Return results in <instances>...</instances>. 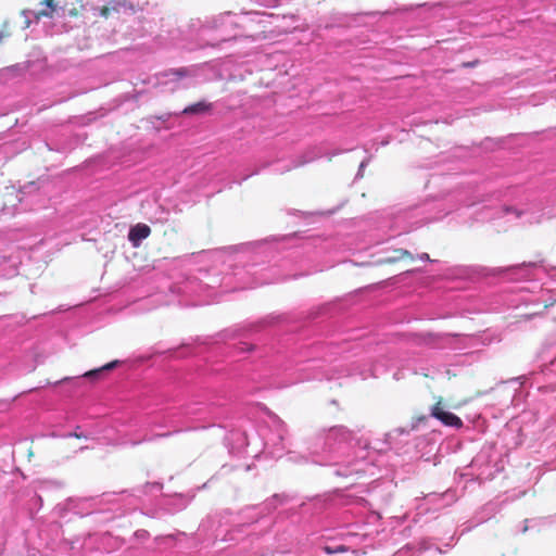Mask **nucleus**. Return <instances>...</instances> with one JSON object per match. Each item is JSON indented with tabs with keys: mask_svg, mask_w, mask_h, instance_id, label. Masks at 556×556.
Returning a JSON list of instances; mask_svg holds the SVG:
<instances>
[{
	"mask_svg": "<svg viewBox=\"0 0 556 556\" xmlns=\"http://www.w3.org/2000/svg\"><path fill=\"white\" fill-rule=\"evenodd\" d=\"M20 201L16 189L12 186H7L0 193V211H5L9 206H16Z\"/></svg>",
	"mask_w": 556,
	"mask_h": 556,
	"instance_id": "7",
	"label": "nucleus"
},
{
	"mask_svg": "<svg viewBox=\"0 0 556 556\" xmlns=\"http://www.w3.org/2000/svg\"><path fill=\"white\" fill-rule=\"evenodd\" d=\"M212 109V104L205 101H200L198 103L191 104L187 106L182 113L184 114H201L208 112Z\"/></svg>",
	"mask_w": 556,
	"mask_h": 556,
	"instance_id": "13",
	"label": "nucleus"
},
{
	"mask_svg": "<svg viewBox=\"0 0 556 556\" xmlns=\"http://www.w3.org/2000/svg\"><path fill=\"white\" fill-rule=\"evenodd\" d=\"M431 416L440 420L443 425L459 428L463 426L462 419L451 412H446L439 404L432 407Z\"/></svg>",
	"mask_w": 556,
	"mask_h": 556,
	"instance_id": "5",
	"label": "nucleus"
},
{
	"mask_svg": "<svg viewBox=\"0 0 556 556\" xmlns=\"http://www.w3.org/2000/svg\"><path fill=\"white\" fill-rule=\"evenodd\" d=\"M274 424H275V427L277 428V434L271 438V439H267L265 441V446L268 447L269 445H273V446H280L277 448V452L278 451H281L285 448V445H283V440H285V435L287 433V429H286V425L282 420H280L277 416L274 417Z\"/></svg>",
	"mask_w": 556,
	"mask_h": 556,
	"instance_id": "8",
	"label": "nucleus"
},
{
	"mask_svg": "<svg viewBox=\"0 0 556 556\" xmlns=\"http://www.w3.org/2000/svg\"><path fill=\"white\" fill-rule=\"evenodd\" d=\"M147 531L142 530V531H138L137 534L140 535V536H143V534H146Z\"/></svg>",
	"mask_w": 556,
	"mask_h": 556,
	"instance_id": "21",
	"label": "nucleus"
},
{
	"mask_svg": "<svg viewBox=\"0 0 556 556\" xmlns=\"http://www.w3.org/2000/svg\"><path fill=\"white\" fill-rule=\"evenodd\" d=\"M367 442L357 432L345 426H333L323 430L315 438L312 454L313 462L324 466H337L334 473L339 477H350L365 472L366 463L352 458L355 448H365Z\"/></svg>",
	"mask_w": 556,
	"mask_h": 556,
	"instance_id": "1",
	"label": "nucleus"
},
{
	"mask_svg": "<svg viewBox=\"0 0 556 556\" xmlns=\"http://www.w3.org/2000/svg\"><path fill=\"white\" fill-rule=\"evenodd\" d=\"M403 260H414V255L405 249H395L394 255L386 257L381 261L382 264H394L396 262L403 261Z\"/></svg>",
	"mask_w": 556,
	"mask_h": 556,
	"instance_id": "12",
	"label": "nucleus"
},
{
	"mask_svg": "<svg viewBox=\"0 0 556 556\" xmlns=\"http://www.w3.org/2000/svg\"><path fill=\"white\" fill-rule=\"evenodd\" d=\"M226 440L229 446V452L237 456L243 455L249 446L248 434L245 431L239 429L230 431Z\"/></svg>",
	"mask_w": 556,
	"mask_h": 556,
	"instance_id": "4",
	"label": "nucleus"
},
{
	"mask_svg": "<svg viewBox=\"0 0 556 556\" xmlns=\"http://www.w3.org/2000/svg\"><path fill=\"white\" fill-rule=\"evenodd\" d=\"M416 344H437L438 342L434 340L433 337L429 336L427 338H422L419 341H415Z\"/></svg>",
	"mask_w": 556,
	"mask_h": 556,
	"instance_id": "17",
	"label": "nucleus"
},
{
	"mask_svg": "<svg viewBox=\"0 0 556 556\" xmlns=\"http://www.w3.org/2000/svg\"><path fill=\"white\" fill-rule=\"evenodd\" d=\"M325 551L328 553V554H332V553H336V552H344L346 551V548L343 546V545H340L339 547H337L336 549H331L329 546L325 547Z\"/></svg>",
	"mask_w": 556,
	"mask_h": 556,
	"instance_id": "19",
	"label": "nucleus"
},
{
	"mask_svg": "<svg viewBox=\"0 0 556 556\" xmlns=\"http://www.w3.org/2000/svg\"><path fill=\"white\" fill-rule=\"evenodd\" d=\"M345 505H355L365 507L367 505V501L363 497H352L350 495L345 496V500L343 502Z\"/></svg>",
	"mask_w": 556,
	"mask_h": 556,
	"instance_id": "15",
	"label": "nucleus"
},
{
	"mask_svg": "<svg viewBox=\"0 0 556 556\" xmlns=\"http://www.w3.org/2000/svg\"><path fill=\"white\" fill-rule=\"evenodd\" d=\"M166 539H172L173 535L172 534H168L167 536H165Z\"/></svg>",
	"mask_w": 556,
	"mask_h": 556,
	"instance_id": "25",
	"label": "nucleus"
},
{
	"mask_svg": "<svg viewBox=\"0 0 556 556\" xmlns=\"http://www.w3.org/2000/svg\"><path fill=\"white\" fill-rule=\"evenodd\" d=\"M140 9L134 0H109L99 9V14L104 18H119L121 15H132Z\"/></svg>",
	"mask_w": 556,
	"mask_h": 556,
	"instance_id": "3",
	"label": "nucleus"
},
{
	"mask_svg": "<svg viewBox=\"0 0 556 556\" xmlns=\"http://www.w3.org/2000/svg\"><path fill=\"white\" fill-rule=\"evenodd\" d=\"M151 235V228L147 224L138 223L132 226L128 232V240L134 248L140 247L143 239Z\"/></svg>",
	"mask_w": 556,
	"mask_h": 556,
	"instance_id": "6",
	"label": "nucleus"
},
{
	"mask_svg": "<svg viewBox=\"0 0 556 556\" xmlns=\"http://www.w3.org/2000/svg\"><path fill=\"white\" fill-rule=\"evenodd\" d=\"M519 379H520V377H519V378H514V379H511V380H510V382L516 383V382H518V381H519Z\"/></svg>",
	"mask_w": 556,
	"mask_h": 556,
	"instance_id": "23",
	"label": "nucleus"
},
{
	"mask_svg": "<svg viewBox=\"0 0 556 556\" xmlns=\"http://www.w3.org/2000/svg\"><path fill=\"white\" fill-rule=\"evenodd\" d=\"M76 429H79V427H77ZM64 437L65 438H77V439L86 438V435H84L83 433L77 432V430H75L74 432L67 433Z\"/></svg>",
	"mask_w": 556,
	"mask_h": 556,
	"instance_id": "18",
	"label": "nucleus"
},
{
	"mask_svg": "<svg viewBox=\"0 0 556 556\" xmlns=\"http://www.w3.org/2000/svg\"><path fill=\"white\" fill-rule=\"evenodd\" d=\"M37 16H51L56 8L71 16H77L84 9L83 0H30Z\"/></svg>",
	"mask_w": 556,
	"mask_h": 556,
	"instance_id": "2",
	"label": "nucleus"
},
{
	"mask_svg": "<svg viewBox=\"0 0 556 556\" xmlns=\"http://www.w3.org/2000/svg\"><path fill=\"white\" fill-rule=\"evenodd\" d=\"M170 434H172V433H170V432H168V433H165V434H159V437H168V435H170Z\"/></svg>",
	"mask_w": 556,
	"mask_h": 556,
	"instance_id": "24",
	"label": "nucleus"
},
{
	"mask_svg": "<svg viewBox=\"0 0 556 556\" xmlns=\"http://www.w3.org/2000/svg\"><path fill=\"white\" fill-rule=\"evenodd\" d=\"M119 364L118 361H112L99 368H94V369H91L87 372H85L81 377L83 378H86V379H89V380H92V381H96V380H99L103 377V375L110 370H112L113 368H115L117 365Z\"/></svg>",
	"mask_w": 556,
	"mask_h": 556,
	"instance_id": "11",
	"label": "nucleus"
},
{
	"mask_svg": "<svg viewBox=\"0 0 556 556\" xmlns=\"http://www.w3.org/2000/svg\"><path fill=\"white\" fill-rule=\"evenodd\" d=\"M417 257L421 261H431L429 254L427 253H421Z\"/></svg>",
	"mask_w": 556,
	"mask_h": 556,
	"instance_id": "20",
	"label": "nucleus"
},
{
	"mask_svg": "<svg viewBox=\"0 0 556 556\" xmlns=\"http://www.w3.org/2000/svg\"><path fill=\"white\" fill-rule=\"evenodd\" d=\"M168 74L177 76V77H182V76L188 75V70L187 68L170 70L168 72Z\"/></svg>",
	"mask_w": 556,
	"mask_h": 556,
	"instance_id": "16",
	"label": "nucleus"
},
{
	"mask_svg": "<svg viewBox=\"0 0 556 556\" xmlns=\"http://www.w3.org/2000/svg\"><path fill=\"white\" fill-rule=\"evenodd\" d=\"M190 501H191V497L186 496L184 494H177L176 496L173 497V502L176 505L174 510H181V509L186 508L188 506V504L190 503Z\"/></svg>",
	"mask_w": 556,
	"mask_h": 556,
	"instance_id": "14",
	"label": "nucleus"
},
{
	"mask_svg": "<svg viewBox=\"0 0 556 556\" xmlns=\"http://www.w3.org/2000/svg\"><path fill=\"white\" fill-rule=\"evenodd\" d=\"M287 501V496L283 494H275L270 498L266 500L262 505L254 507L260 514H270L278 506L283 505Z\"/></svg>",
	"mask_w": 556,
	"mask_h": 556,
	"instance_id": "10",
	"label": "nucleus"
},
{
	"mask_svg": "<svg viewBox=\"0 0 556 556\" xmlns=\"http://www.w3.org/2000/svg\"><path fill=\"white\" fill-rule=\"evenodd\" d=\"M394 379H395V380H399V379H400V374H399V372H395V374H394Z\"/></svg>",
	"mask_w": 556,
	"mask_h": 556,
	"instance_id": "22",
	"label": "nucleus"
},
{
	"mask_svg": "<svg viewBox=\"0 0 556 556\" xmlns=\"http://www.w3.org/2000/svg\"><path fill=\"white\" fill-rule=\"evenodd\" d=\"M410 430L407 428H395L384 434V442L390 448L397 450L399 445L405 442V440H399L401 437H408Z\"/></svg>",
	"mask_w": 556,
	"mask_h": 556,
	"instance_id": "9",
	"label": "nucleus"
}]
</instances>
